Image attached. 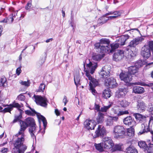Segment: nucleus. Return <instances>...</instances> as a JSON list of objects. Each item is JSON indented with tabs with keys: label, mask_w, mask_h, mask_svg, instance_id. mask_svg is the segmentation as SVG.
Here are the masks:
<instances>
[{
	"label": "nucleus",
	"mask_w": 153,
	"mask_h": 153,
	"mask_svg": "<svg viewBox=\"0 0 153 153\" xmlns=\"http://www.w3.org/2000/svg\"><path fill=\"white\" fill-rule=\"evenodd\" d=\"M20 128L19 129L20 133L23 134L28 126H30L35 125L34 120L32 117H29L26 119L25 121L20 120Z\"/></svg>",
	"instance_id": "nucleus-5"
},
{
	"label": "nucleus",
	"mask_w": 153,
	"mask_h": 153,
	"mask_svg": "<svg viewBox=\"0 0 153 153\" xmlns=\"http://www.w3.org/2000/svg\"><path fill=\"white\" fill-rule=\"evenodd\" d=\"M13 14H12L9 15V17L7 18V19L8 21V24H11L13 21L14 17H15V15L13 16Z\"/></svg>",
	"instance_id": "nucleus-41"
},
{
	"label": "nucleus",
	"mask_w": 153,
	"mask_h": 153,
	"mask_svg": "<svg viewBox=\"0 0 153 153\" xmlns=\"http://www.w3.org/2000/svg\"><path fill=\"white\" fill-rule=\"evenodd\" d=\"M104 114L99 112L98 114V116L97 119V122L98 123H101L104 120Z\"/></svg>",
	"instance_id": "nucleus-27"
},
{
	"label": "nucleus",
	"mask_w": 153,
	"mask_h": 153,
	"mask_svg": "<svg viewBox=\"0 0 153 153\" xmlns=\"http://www.w3.org/2000/svg\"><path fill=\"white\" fill-rule=\"evenodd\" d=\"M127 93L126 89L125 88H121L119 89V92L118 94L119 97H123L125 96Z\"/></svg>",
	"instance_id": "nucleus-32"
},
{
	"label": "nucleus",
	"mask_w": 153,
	"mask_h": 153,
	"mask_svg": "<svg viewBox=\"0 0 153 153\" xmlns=\"http://www.w3.org/2000/svg\"><path fill=\"white\" fill-rule=\"evenodd\" d=\"M145 45H147L148 48H149L152 52L153 51V41H149L147 42Z\"/></svg>",
	"instance_id": "nucleus-38"
},
{
	"label": "nucleus",
	"mask_w": 153,
	"mask_h": 153,
	"mask_svg": "<svg viewBox=\"0 0 153 153\" xmlns=\"http://www.w3.org/2000/svg\"><path fill=\"white\" fill-rule=\"evenodd\" d=\"M29 80H27V81H21L20 83L22 85L25 86H28L30 85Z\"/></svg>",
	"instance_id": "nucleus-49"
},
{
	"label": "nucleus",
	"mask_w": 153,
	"mask_h": 153,
	"mask_svg": "<svg viewBox=\"0 0 153 153\" xmlns=\"http://www.w3.org/2000/svg\"><path fill=\"white\" fill-rule=\"evenodd\" d=\"M102 147L104 149H108L112 148L114 146V143L111 137H105L102 139Z\"/></svg>",
	"instance_id": "nucleus-7"
},
{
	"label": "nucleus",
	"mask_w": 153,
	"mask_h": 153,
	"mask_svg": "<svg viewBox=\"0 0 153 153\" xmlns=\"http://www.w3.org/2000/svg\"><path fill=\"white\" fill-rule=\"evenodd\" d=\"M12 109L11 107L10 106V107H7L5 108L4 109H3V111L4 112H10Z\"/></svg>",
	"instance_id": "nucleus-53"
},
{
	"label": "nucleus",
	"mask_w": 153,
	"mask_h": 153,
	"mask_svg": "<svg viewBox=\"0 0 153 153\" xmlns=\"http://www.w3.org/2000/svg\"><path fill=\"white\" fill-rule=\"evenodd\" d=\"M153 123V117L151 116L150 117V120L149 121V124H152Z\"/></svg>",
	"instance_id": "nucleus-61"
},
{
	"label": "nucleus",
	"mask_w": 153,
	"mask_h": 153,
	"mask_svg": "<svg viewBox=\"0 0 153 153\" xmlns=\"http://www.w3.org/2000/svg\"><path fill=\"white\" fill-rule=\"evenodd\" d=\"M138 145L141 148H142L144 149V151L145 150L147 145L146 144L145 142L143 141L139 142L138 143Z\"/></svg>",
	"instance_id": "nucleus-36"
},
{
	"label": "nucleus",
	"mask_w": 153,
	"mask_h": 153,
	"mask_svg": "<svg viewBox=\"0 0 153 153\" xmlns=\"http://www.w3.org/2000/svg\"><path fill=\"white\" fill-rule=\"evenodd\" d=\"M32 5L31 3V2H28L25 6V8L27 10L29 9Z\"/></svg>",
	"instance_id": "nucleus-56"
},
{
	"label": "nucleus",
	"mask_w": 153,
	"mask_h": 153,
	"mask_svg": "<svg viewBox=\"0 0 153 153\" xmlns=\"http://www.w3.org/2000/svg\"><path fill=\"white\" fill-rule=\"evenodd\" d=\"M104 84L106 86L110 88H115L117 85L115 79L112 77L105 79L104 80Z\"/></svg>",
	"instance_id": "nucleus-9"
},
{
	"label": "nucleus",
	"mask_w": 153,
	"mask_h": 153,
	"mask_svg": "<svg viewBox=\"0 0 153 153\" xmlns=\"http://www.w3.org/2000/svg\"><path fill=\"white\" fill-rule=\"evenodd\" d=\"M111 105H109L107 106H104L103 107H102L101 108V109L100 110V112H106L107 110L111 107Z\"/></svg>",
	"instance_id": "nucleus-46"
},
{
	"label": "nucleus",
	"mask_w": 153,
	"mask_h": 153,
	"mask_svg": "<svg viewBox=\"0 0 153 153\" xmlns=\"http://www.w3.org/2000/svg\"><path fill=\"white\" fill-rule=\"evenodd\" d=\"M106 134V130L104 126L101 125L98 126L97 130L96 131L95 134L93 135L94 138L102 136Z\"/></svg>",
	"instance_id": "nucleus-10"
},
{
	"label": "nucleus",
	"mask_w": 153,
	"mask_h": 153,
	"mask_svg": "<svg viewBox=\"0 0 153 153\" xmlns=\"http://www.w3.org/2000/svg\"><path fill=\"white\" fill-rule=\"evenodd\" d=\"M147 110L150 112L151 114L153 112V105L152 104H149L147 108Z\"/></svg>",
	"instance_id": "nucleus-50"
},
{
	"label": "nucleus",
	"mask_w": 153,
	"mask_h": 153,
	"mask_svg": "<svg viewBox=\"0 0 153 153\" xmlns=\"http://www.w3.org/2000/svg\"><path fill=\"white\" fill-rule=\"evenodd\" d=\"M141 55L145 59H148L151 56V50L148 48L147 45H145L142 47L141 51Z\"/></svg>",
	"instance_id": "nucleus-11"
},
{
	"label": "nucleus",
	"mask_w": 153,
	"mask_h": 153,
	"mask_svg": "<svg viewBox=\"0 0 153 153\" xmlns=\"http://www.w3.org/2000/svg\"><path fill=\"white\" fill-rule=\"evenodd\" d=\"M37 117L39 120V123H40L41 121H42L43 123L44 127V134L45 133V130L47 124V120L45 118L44 116L41 115H38Z\"/></svg>",
	"instance_id": "nucleus-19"
},
{
	"label": "nucleus",
	"mask_w": 153,
	"mask_h": 153,
	"mask_svg": "<svg viewBox=\"0 0 153 153\" xmlns=\"http://www.w3.org/2000/svg\"><path fill=\"white\" fill-rule=\"evenodd\" d=\"M108 19L107 17L105 18L104 17H102L100 18L98 20V23L101 24V25L105 23Z\"/></svg>",
	"instance_id": "nucleus-37"
},
{
	"label": "nucleus",
	"mask_w": 153,
	"mask_h": 153,
	"mask_svg": "<svg viewBox=\"0 0 153 153\" xmlns=\"http://www.w3.org/2000/svg\"><path fill=\"white\" fill-rule=\"evenodd\" d=\"M144 89L140 86H134V93L139 94L143 93L144 92Z\"/></svg>",
	"instance_id": "nucleus-28"
},
{
	"label": "nucleus",
	"mask_w": 153,
	"mask_h": 153,
	"mask_svg": "<svg viewBox=\"0 0 153 153\" xmlns=\"http://www.w3.org/2000/svg\"><path fill=\"white\" fill-rule=\"evenodd\" d=\"M134 115H135L134 116L136 121L137 123L140 122L143 120H144L146 118V117L145 116H142L141 114L138 113L134 114Z\"/></svg>",
	"instance_id": "nucleus-24"
},
{
	"label": "nucleus",
	"mask_w": 153,
	"mask_h": 153,
	"mask_svg": "<svg viewBox=\"0 0 153 153\" xmlns=\"http://www.w3.org/2000/svg\"><path fill=\"white\" fill-rule=\"evenodd\" d=\"M120 104L121 106L123 107H127L129 105L128 102L125 100L120 101Z\"/></svg>",
	"instance_id": "nucleus-40"
},
{
	"label": "nucleus",
	"mask_w": 153,
	"mask_h": 153,
	"mask_svg": "<svg viewBox=\"0 0 153 153\" xmlns=\"http://www.w3.org/2000/svg\"><path fill=\"white\" fill-rule=\"evenodd\" d=\"M146 106L145 103L142 101H139L137 102V108L140 111H143L145 110Z\"/></svg>",
	"instance_id": "nucleus-20"
},
{
	"label": "nucleus",
	"mask_w": 153,
	"mask_h": 153,
	"mask_svg": "<svg viewBox=\"0 0 153 153\" xmlns=\"http://www.w3.org/2000/svg\"><path fill=\"white\" fill-rule=\"evenodd\" d=\"M124 51H123L119 50L115 53L113 56V59L117 62L121 60L124 56Z\"/></svg>",
	"instance_id": "nucleus-13"
},
{
	"label": "nucleus",
	"mask_w": 153,
	"mask_h": 153,
	"mask_svg": "<svg viewBox=\"0 0 153 153\" xmlns=\"http://www.w3.org/2000/svg\"><path fill=\"white\" fill-rule=\"evenodd\" d=\"M29 131L32 137L33 138L35 137V134L36 132V125L30 126L29 128Z\"/></svg>",
	"instance_id": "nucleus-25"
},
{
	"label": "nucleus",
	"mask_w": 153,
	"mask_h": 153,
	"mask_svg": "<svg viewBox=\"0 0 153 153\" xmlns=\"http://www.w3.org/2000/svg\"><path fill=\"white\" fill-rule=\"evenodd\" d=\"M74 83L76 87L78 86V85H80V77L79 75H74Z\"/></svg>",
	"instance_id": "nucleus-34"
},
{
	"label": "nucleus",
	"mask_w": 153,
	"mask_h": 153,
	"mask_svg": "<svg viewBox=\"0 0 153 153\" xmlns=\"http://www.w3.org/2000/svg\"><path fill=\"white\" fill-rule=\"evenodd\" d=\"M146 86H149V87H151L152 88H153V83H149L148 84H146Z\"/></svg>",
	"instance_id": "nucleus-63"
},
{
	"label": "nucleus",
	"mask_w": 153,
	"mask_h": 153,
	"mask_svg": "<svg viewBox=\"0 0 153 153\" xmlns=\"http://www.w3.org/2000/svg\"><path fill=\"white\" fill-rule=\"evenodd\" d=\"M95 146L96 149L100 152H102L104 151V148L102 147V143L98 144H95Z\"/></svg>",
	"instance_id": "nucleus-35"
},
{
	"label": "nucleus",
	"mask_w": 153,
	"mask_h": 153,
	"mask_svg": "<svg viewBox=\"0 0 153 153\" xmlns=\"http://www.w3.org/2000/svg\"><path fill=\"white\" fill-rule=\"evenodd\" d=\"M18 100L21 101H24L25 99V97L22 94H20L19 95L17 98Z\"/></svg>",
	"instance_id": "nucleus-52"
},
{
	"label": "nucleus",
	"mask_w": 153,
	"mask_h": 153,
	"mask_svg": "<svg viewBox=\"0 0 153 153\" xmlns=\"http://www.w3.org/2000/svg\"><path fill=\"white\" fill-rule=\"evenodd\" d=\"M46 56H43L40 58L39 61V63L40 65H42L44 63L46 59Z\"/></svg>",
	"instance_id": "nucleus-51"
},
{
	"label": "nucleus",
	"mask_w": 153,
	"mask_h": 153,
	"mask_svg": "<svg viewBox=\"0 0 153 153\" xmlns=\"http://www.w3.org/2000/svg\"><path fill=\"white\" fill-rule=\"evenodd\" d=\"M129 36L128 35H125L121 36L117 38L116 42L119 45H123L125 44L126 41L128 39Z\"/></svg>",
	"instance_id": "nucleus-17"
},
{
	"label": "nucleus",
	"mask_w": 153,
	"mask_h": 153,
	"mask_svg": "<svg viewBox=\"0 0 153 153\" xmlns=\"http://www.w3.org/2000/svg\"><path fill=\"white\" fill-rule=\"evenodd\" d=\"M8 149L7 148H4L1 150V152L3 153H5L7 151Z\"/></svg>",
	"instance_id": "nucleus-64"
},
{
	"label": "nucleus",
	"mask_w": 153,
	"mask_h": 153,
	"mask_svg": "<svg viewBox=\"0 0 153 153\" xmlns=\"http://www.w3.org/2000/svg\"><path fill=\"white\" fill-rule=\"evenodd\" d=\"M9 106L11 107L12 109L13 107L17 108L18 109H19L21 107V106L20 105H19L18 103L15 102H14L13 104H10L9 105Z\"/></svg>",
	"instance_id": "nucleus-45"
},
{
	"label": "nucleus",
	"mask_w": 153,
	"mask_h": 153,
	"mask_svg": "<svg viewBox=\"0 0 153 153\" xmlns=\"http://www.w3.org/2000/svg\"><path fill=\"white\" fill-rule=\"evenodd\" d=\"M45 87V85L43 83H41L39 86L38 91L43 92Z\"/></svg>",
	"instance_id": "nucleus-42"
},
{
	"label": "nucleus",
	"mask_w": 153,
	"mask_h": 153,
	"mask_svg": "<svg viewBox=\"0 0 153 153\" xmlns=\"http://www.w3.org/2000/svg\"><path fill=\"white\" fill-rule=\"evenodd\" d=\"M63 102L64 103V105H65L68 102V100H67V97L65 96H64V98L63 100Z\"/></svg>",
	"instance_id": "nucleus-57"
},
{
	"label": "nucleus",
	"mask_w": 153,
	"mask_h": 153,
	"mask_svg": "<svg viewBox=\"0 0 153 153\" xmlns=\"http://www.w3.org/2000/svg\"><path fill=\"white\" fill-rule=\"evenodd\" d=\"M110 41L108 39L102 38L100 40L99 42L96 43L94 46L97 51L100 53L108 52L110 50L109 44Z\"/></svg>",
	"instance_id": "nucleus-3"
},
{
	"label": "nucleus",
	"mask_w": 153,
	"mask_h": 153,
	"mask_svg": "<svg viewBox=\"0 0 153 153\" xmlns=\"http://www.w3.org/2000/svg\"><path fill=\"white\" fill-rule=\"evenodd\" d=\"M108 20L109 19H114L117 18V16H108V17H107Z\"/></svg>",
	"instance_id": "nucleus-60"
},
{
	"label": "nucleus",
	"mask_w": 153,
	"mask_h": 153,
	"mask_svg": "<svg viewBox=\"0 0 153 153\" xmlns=\"http://www.w3.org/2000/svg\"><path fill=\"white\" fill-rule=\"evenodd\" d=\"M132 122V120L131 117L129 116L126 117L123 120V122L124 123L128 126L131 124V123Z\"/></svg>",
	"instance_id": "nucleus-31"
},
{
	"label": "nucleus",
	"mask_w": 153,
	"mask_h": 153,
	"mask_svg": "<svg viewBox=\"0 0 153 153\" xmlns=\"http://www.w3.org/2000/svg\"><path fill=\"white\" fill-rule=\"evenodd\" d=\"M127 153H134V146L130 145L126 150Z\"/></svg>",
	"instance_id": "nucleus-39"
},
{
	"label": "nucleus",
	"mask_w": 153,
	"mask_h": 153,
	"mask_svg": "<svg viewBox=\"0 0 153 153\" xmlns=\"http://www.w3.org/2000/svg\"><path fill=\"white\" fill-rule=\"evenodd\" d=\"M113 133L114 137L116 138H123L126 136L125 129L123 127L120 126H115Z\"/></svg>",
	"instance_id": "nucleus-6"
},
{
	"label": "nucleus",
	"mask_w": 153,
	"mask_h": 153,
	"mask_svg": "<svg viewBox=\"0 0 153 153\" xmlns=\"http://www.w3.org/2000/svg\"><path fill=\"white\" fill-rule=\"evenodd\" d=\"M89 85L90 87V89L92 93L93 94L95 95L96 93V91L94 89L95 87L93 86L91 82L90 83Z\"/></svg>",
	"instance_id": "nucleus-48"
},
{
	"label": "nucleus",
	"mask_w": 153,
	"mask_h": 153,
	"mask_svg": "<svg viewBox=\"0 0 153 153\" xmlns=\"http://www.w3.org/2000/svg\"><path fill=\"white\" fill-rule=\"evenodd\" d=\"M112 110L114 113L117 115V116H119L124 114H129L128 110L121 111L118 108L113 109Z\"/></svg>",
	"instance_id": "nucleus-18"
},
{
	"label": "nucleus",
	"mask_w": 153,
	"mask_h": 153,
	"mask_svg": "<svg viewBox=\"0 0 153 153\" xmlns=\"http://www.w3.org/2000/svg\"><path fill=\"white\" fill-rule=\"evenodd\" d=\"M84 125L85 127L89 130L94 129L96 124L93 120H87L84 122Z\"/></svg>",
	"instance_id": "nucleus-12"
},
{
	"label": "nucleus",
	"mask_w": 153,
	"mask_h": 153,
	"mask_svg": "<svg viewBox=\"0 0 153 153\" xmlns=\"http://www.w3.org/2000/svg\"><path fill=\"white\" fill-rule=\"evenodd\" d=\"M127 134L130 138L134 136V128L133 126L127 129Z\"/></svg>",
	"instance_id": "nucleus-26"
},
{
	"label": "nucleus",
	"mask_w": 153,
	"mask_h": 153,
	"mask_svg": "<svg viewBox=\"0 0 153 153\" xmlns=\"http://www.w3.org/2000/svg\"><path fill=\"white\" fill-rule=\"evenodd\" d=\"M142 128L143 131H140L139 133V134H141L145 132H147L149 131V127L147 125V124L144 123L142 125Z\"/></svg>",
	"instance_id": "nucleus-22"
},
{
	"label": "nucleus",
	"mask_w": 153,
	"mask_h": 153,
	"mask_svg": "<svg viewBox=\"0 0 153 153\" xmlns=\"http://www.w3.org/2000/svg\"><path fill=\"white\" fill-rule=\"evenodd\" d=\"M95 110H97V111H99V112H100V106L99 105L95 104Z\"/></svg>",
	"instance_id": "nucleus-58"
},
{
	"label": "nucleus",
	"mask_w": 153,
	"mask_h": 153,
	"mask_svg": "<svg viewBox=\"0 0 153 153\" xmlns=\"http://www.w3.org/2000/svg\"><path fill=\"white\" fill-rule=\"evenodd\" d=\"M33 97L35 98L34 101L37 104L43 107H46L47 105V100L45 97L35 95Z\"/></svg>",
	"instance_id": "nucleus-8"
},
{
	"label": "nucleus",
	"mask_w": 153,
	"mask_h": 153,
	"mask_svg": "<svg viewBox=\"0 0 153 153\" xmlns=\"http://www.w3.org/2000/svg\"><path fill=\"white\" fill-rule=\"evenodd\" d=\"M18 137L13 142L14 148H13L12 153H24L27 147L23 143L25 141V133H20L19 130L17 134Z\"/></svg>",
	"instance_id": "nucleus-1"
},
{
	"label": "nucleus",
	"mask_w": 153,
	"mask_h": 153,
	"mask_svg": "<svg viewBox=\"0 0 153 153\" xmlns=\"http://www.w3.org/2000/svg\"><path fill=\"white\" fill-rule=\"evenodd\" d=\"M143 39L141 37L135 38L134 39V45H137L140 43Z\"/></svg>",
	"instance_id": "nucleus-43"
},
{
	"label": "nucleus",
	"mask_w": 153,
	"mask_h": 153,
	"mask_svg": "<svg viewBox=\"0 0 153 153\" xmlns=\"http://www.w3.org/2000/svg\"><path fill=\"white\" fill-rule=\"evenodd\" d=\"M107 66L103 67L100 73V75L102 78L107 79L109 76V71L106 70V69H107Z\"/></svg>",
	"instance_id": "nucleus-14"
},
{
	"label": "nucleus",
	"mask_w": 153,
	"mask_h": 153,
	"mask_svg": "<svg viewBox=\"0 0 153 153\" xmlns=\"http://www.w3.org/2000/svg\"><path fill=\"white\" fill-rule=\"evenodd\" d=\"M121 149V146L120 145L117 144L111 149L112 151L114 152L117 150H120Z\"/></svg>",
	"instance_id": "nucleus-44"
},
{
	"label": "nucleus",
	"mask_w": 153,
	"mask_h": 153,
	"mask_svg": "<svg viewBox=\"0 0 153 153\" xmlns=\"http://www.w3.org/2000/svg\"><path fill=\"white\" fill-rule=\"evenodd\" d=\"M21 72V67H19L17 68L16 69V73L17 75H19Z\"/></svg>",
	"instance_id": "nucleus-55"
},
{
	"label": "nucleus",
	"mask_w": 153,
	"mask_h": 153,
	"mask_svg": "<svg viewBox=\"0 0 153 153\" xmlns=\"http://www.w3.org/2000/svg\"><path fill=\"white\" fill-rule=\"evenodd\" d=\"M146 62L144 60H139L134 63V74L138 71L139 68L146 65Z\"/></svg>",
	"instance_id": "nucleus-15"
},
{
	"label": "nucleus",
	"mask_w": 153,
	"mask_h": 153,
	"mask_svg": "<svg viewBox=\"0 0 153 153\" xmlns=\"http://www.w3.org/2000/svg\"><path fill=\"white\" fill-rule=\"evenodd\" d=\"M25 113L29 115H33V113L30 110H27L25 111Z\"/></svg>",
	"instance_id": "nucleus-59"
},
{
	"label": "nucleus",
	"mask_w": 153,
	"mask_h": 153,
	"mask_svg": "<svg viewBox=\"0 0 153 153\" xmlns=\"http://www.w3.org/2000/svg\"><path fill=\"white\" fill-rule=\"evenodd\" d=\"M121 13L119 11H111L106 13L105 15L107 16L110 15H114L115 16H117V17L121 15Z\"/></svg>",
	"instance_id": "nucleus-33"
},
{
	"label": "nucleus",
	"mask_w": 153,
	"mask_h": 153,
	"mask_svg": "<svg viewBox=\"0 0 153 153\" xmlns=\"http://www.w3.org/2000/svg\"><path fill=\"white\" fill-rule=\"evenodd\" d=\"M102 96L105 99L109 98L111 96V91L108 89H105L103 92Z\"/></svg>",
	"instance_id": "nucleus-29"
},
{
	"label": "nucleus",
	"mask_w": 153,
	"mask_h": 153,
	"mask_svg": "<svg viewBox=\"0 0 153 153\" xmlns=\"http://www.w3.org/2000/svg\"><path fill=\"white\" fill-rule=\"evenodd\" d=\"M110 118L111 120L112 121L113 123L114 122H116L118 121V117L117 116H115V117H112V116H110Z\"/></svg>",
	"instance_id": "nucleus-54"
},
{
	"label": "nucleus",
	"mask_w": 153,
	"mask_h": 153,
	"mask_svg": "<svg viewBox=\"0 0 153 153\" xmlns=\"http://www.w3.org/2000/svg\"><path fill=\"white\" fill-rule=\"evenodd\" d=\"M22 116L21 114H20L18 116H16L15 117L16 118V120H17V121L19 120L22 118Z\"/></svg>",
	"instance_id": "nucleus-62"
},
{
	"label": "nucleus",
	"mask_w": 153,
	"mask_h": 153,
	"mask_svg": "<svg viewBox=\"0 0 153 153\" xmlns=\"http://www.w3.org/2000/svg\"><path fill=\"white\" fill-rule=\"evenodd\" d=\"M105 56V54H103L102 55L100 54H94L92 57V59L95 61H99L102 58Z\"/></svg>",
	"instance_id": "nucleus-30"
},
{
	"label": "nucleus",
	"mask_w": 153,
	"mask_h": 153,
	"mask_svg": "<svg viewBox=\"0 0 153 153\" xmlns=\"http://www.w3.org/2000/svg\"><path fill=\"white\" fill-rule=\"evenodd\" d=\"M128 74L127 72H122L119 75L121 80L126 83H129L132 79V75L134 74V66L128 67Z\"/></svg>",
	"instance_id": "nucleus-4"
},
{
	"label": "nucleus",
	"mask_w": 153,
	"mask_h": 153,
	"mask_svg": "<svg viewBox=\"0 0 153 153\" xmlns=\"http://www.w3.org/2000/svg\"><path fill=\"white\" fill-rule=\"evenodd\" d=\"M126 50L128 52V55L131 57H133L134 56V40H132L129 43V45L126 48Z\"/></svg>",
	"instance_id": "nucleus-16"
},
{
	"label": "nucleus",
	"mask_w": 153,
	"mask_h": 153,
	"mask_svg": "<svg viewBox=\"0 0 153 153\" xmlns=\"http://www.w3.org/2000/svg\"><path fill=\"white\" fill-rule=\"evenodd\" d=\"M119 45L117 42L111 44H110L111 48H110V50L108 52L112 53L119 47Z\"/></svg>",
	"instance_id": "nucleus-23"
},
{
	"label": "nucleus",
	"mask_w": 153,
	"mask_h": 153,
	"mask_svg": "<svg viewBox=\"0 0 153 153\" xmlns=\"http://www.w3.org/2000/svg\"><path fill=\"white\" fill-rule=\"evenodd\" d=\"M113 124L111 118L108 119L105 121V125L106 126H111Z\"/></svg>",
	"instance_id": "nucleus-47"
},
{
	"label": "nucleus",
	"mask_w": 153,
	"mask_h": 153,
	"mask_svg": "<svg viewBox=\"0 0 153 153\" xmlns=\"http://www.w3.org/2000/svg\"><path fill=\"white\" fill-rule=\"evenodd\" d=\"M87 61L89 62L88 64L86 65V66L88 68V70L85 71L86 75L88 77V79L90 80L89 83L91 82L93 86L96 87L99 84L98 80L93 78L90 75V74H93L94 72L95 69L97 67V63H93L90 61L89 59L86 60V62Z\"/></svg>",
	"instance_id": "nucleus-2"
},
{
	"label": "nucleus",
	"mask_w": 153,
	"mask_h": 153,
	"mask_svg": "<svg viewBox=\"0 0 153 153\" xmlns=\"http://www.w3.org/2000/svg\"><path fill=\"white\" fill-rule=\"evenodd\" d=\"M7 86V80L4 76H2L0 79V87H6Z\"/></svg>",
	"instance_id": "nucleus-21"
}]
</instances>
